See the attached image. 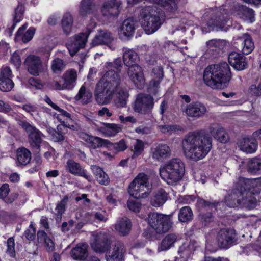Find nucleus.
I'll return each instance as SVG.
<instances>
[{"label": "nucleus", "mask_w": 261, "mask_h": 261, "mask_svg": "<svg viewBox=\"0 0 261 261\" xmlns=\"http://www.w3.org/2000/svg\"><path fill=\"white\" fill-rule=\"evenodd\" d=\"M212 139L208 135L194 132L188 133L182 141V148L186 158L194 161L204 158L212 148Z\"/></svg>", "instance_id": "1"}, {"label": "nucleus", "mask_w": 261, "mask_h": 261, "mask_svg": "<svg viewBox=\"0 0 261 261\" xmlns=\"http://www.w3.org/2000/svg\"><path fill=\"white\" fill-rule=\"evenodd\" d=\"M120 83V77L117 73L106 71L95 86L94 94L97 102L99 105L109 103L119 89Z\"/></svg>", "instance_id": "2"}, {"label": "nucleus", "mask_w": 261, "mask_h": 261, "mask_svg": "<svg viewBox=\"0 0 261 261\" xmlns=\"http://www.w3.org/2000/svg\"><path fill=\"white\" fill-rule=\"evenodd\" d=\"M231 77L230 69L226 62L207 67L203 73L205 84L213 89H223Z\"/></svg>", "instance_id": "3"}, {"label": "nucleus", "mask_w": 261, "mask_h": 261, "mask_svg": "<svg viewBox=\"0 0 261 261\" xmlns=\"http://www.w3.org/2000/svg\"><path fill=\"white\" fill-rule=\"evenodd\" d=\"M256 196L251 189L248 190L245 186L237 184L232 193L225 198V202L230 207H234L237 204H239L247 208L252 209L257 204Z\"/></svg>", "instance_id": "4"}, {"label": "nucleus", "mask_w": 261, "mask_h": 261, "mask_svg": "<svg viewBox=\"0 0 261 261\" xmlns=\"http://www.w3.org/2000/svg\"><path fill=\"white\" fill-rule=\"evenodd\" d=\"M159 172L164 181L172 185L182 178L185 172V164L180 159L173 158L160 167Z\"/></svg>", "instance_id": "5"}, {"label": "nucleus", "mask_w": 261, "mask_h": 261, "mask_svg": "<svg viewBox=\"0 0 261 261\" xmlns=\"http://www.w3.org/2000/svg\"><path fill=\"white\" fill-rule=\"evenodd\" d=\"M139 19L142 28L147 34L154 33L161 25L160 11L154 6L143 7L140 10Z\"/></svg>", "instance_id": "6"}, {"label": "nucleus", "mask_w": 261, "mask_h": 261, "mask_svg": "<svg viewBox=\"0 0 261 261\" xmlns=\"http://www.w3.org/2000/svg\"><path fill=\"white\" fill-rule=\"evenodd\" d=\"M151 186L149 176L144 173H140L129 184L128 193L136 199L144 198L150 193Z\"/></svg>", "instance_id": "7"}, {"label": "nucleus", "mask_w": 261, "mask_h": 261, "mask_svg": "<svg viewBox=\"0 0 261 261\" xmlns=\"http://www.w3.org/2000/svg\"><path fill=\"white\" fill-rule=\"evenodd\" d=\"M149 226L158 234H163L169 231L172 227L173 222L172 215L149 213L147 218Z\"/></svg>", "instance_id": "8"}, {"label": "nucleus", "mask_w": 261, "mask_h": 261, "mask_svg": "<svg viewBox=\"0 0 261 261\" xmlns=\"http://www.w3.org/2000/svg\"><path fill=\"white\" fill-rule=\"evenodd\" d=\"M18 124L28 134V142L31 147L39 152L44 135L36 127L26 121L20 120Z\"/></svg>", "instance_id": "9"}, {"label": "nucleus", "mask_w": 261, "mask_h": 261, "mask_svg": "<svg viewBox=\"0 0 261 261\" xmlns=\"http://www.w3.org/2000/svg\"><path fill=\"white\" fill-rule=\"evenodd\" d=\"M154 104V99L151 95L139 93L136 96L132 107L136 113L146 115L151 113Z\"/></svg>", "instance_id": "10"}, {"label": "nucleus", "mask_w": 261, "mask_h": 261, "mask_svg": "<svg viewBox=\"0 0 261 261\" xmlns=\"http://www.w3.org/2000/svg\"><path fill=\"white\" fill-rule=\"evenodd\" d=\"M218 246L221 248L227 249L236 241L235 231L230 228H224L216 232H212Z\"/></svg>", "instance_id": "11"}, {"label": "nucleus", "mask_w": 261, "mask_h": 261, "mask_svg": "<svg viewBox=\"0 0 261 261\" xmlns=\"http://www.w3.org/2000/svg\"><path fill=\"white\" fill-rule=\"evenodd\" d=\"M111 241L105 233L93 232L90 239L92 249L96 252L102 253L107 251L110 246Z\"/></svg>", "instance_id": "12"}, {"label": "nucleus", "mask_w": 261, "mask_h": 261, "mask_svg": "<svg viewBox=\"0 0 261 261\" xmlns=\"http://www.w3.org/2000/svg\"><path fill=\"white\" fill-rule=\"evenodd\" d=\"M171 148L165 143H157L150 148V155L154 161L162 162L171 156Z\"/></svg>", "instance_id": "13"}, {"label": "nucleus", "mask_w": 261, "mask_h": 261, "mask_svg": "<svg viewBox=\"0 0 261 261\" xmlns=\"http://www.w3.org/2000/svg\"><path fill=\"white\" fill-rule=\"evenodd\" d=\"M24 64L29 72L34 76H38L44 70V67L40 58L36 55L28 56L25 60Z\"/></svg>", "instance_id": "14"}, {"label": "nucleus", "mask_w": 261, "mask_h": 261, "mask_svg": "<svg viewBox=\"0 0 261 261\" xmlns=\"http://www.w3.org/2000/svg\"><path fill=\"white\" fill-rule=\"evenodd\" d=\"M89 33H82L75 36L67 44V48L71 56H74L80 48H83L87 42Z\"/></svg>", "instance_id": "15"}, {"label": "nucleus", "mask_w": 261, "mask_h": 261, "mask_svg": "<svg viewBox=\"0 0 261 261\" xmlns=\"http://www.w3.org/2000/svg\"><path fill=\"white\" fill-rule=\"evenodd\" d=\"M65 167V169L71 174L83 177L89 181H91V176L87 174V171L80 163L73 160H68Z\"/></svg>", "instance_id": "16"}, {"label": "nucleus", "mask_w": 261, "mask_h": 261, "mask_svg": "<svg viewBox=\"0 0 261 261\" xmlns=\"http://www.w3.org/2000/svg\"><path fill=\"white\" fill-rule=\"evenodd\" d=\"M121 4L120 0H110L105 2L101 7V13L108 18L117 16L120 12Z\"/></svg>", "instance_id": "17"}, {"label": "nucleus", "mask_w": 261, "mask_h": 261, "mask_svg": "<svg viewBox=\"0 0 261 261\" xmlns=\"http://www.w3.org/2000/svg\"><path fill=\"white\" fill-rule=\"evenodd\" d=\"M184 112L188 117L199 118L206 113L207 109L203 103L196 101L187 105Z\"/></svg>", "instance_id": "18"}, {"label": "nucleus", "mask_w": 261, "mask_h": 261, "mask_svg": "<svg viewBox=\"0 0 261 261\" xmlns=\"http://www.w3.org/2000/svg\"><path fill=\"white\" fill-rule=\"evenodd\" d=\"M234 44H238V49H241L243 54L248 55L251 53L254 48V43L250 36L247 34H243L241 36L237 37Z\"/></svg>", "instance_id": "19"}, {"label": "nucleus", "mask_w": 261, "mask_h": 261, "mask_svg": "<svg viewBox=\"0 0 261 261\" xmlns=\"http://www.w3.org/2000/svg\"><path fill=\"white\" fill-rule=\"evenodd\" d=\"M228 62L232 67L239 71L244 70L248 66L246 58L237 52H232L229 54Z\"/></svg>", "instance_id": "20"}, {"label": "nucleus", "mask_w": 261, "mask_h": 261, "mask_svg": "<svg viewBox=\"0 0 261 261\" xmlns=\"http://www.w3.org/2000/svg\"><path fill=\"white\" fill-rule=\"evenodd\" d=\"M135 30V22L132 18L125 20L120 26L118 31L120 37L123 40H126L132 36Z\"/></svg>", "instance_id": "21"}, {"label": "nucleus", "mask_w": 261, "mask_h": 261, "mask_svg": "<svg viewBox=\"0 0 261 261\" xmlns=\"http://www.w3.org/2000/svg\"><path fill=\"white\" fill-rule=\"evenodd\" d=\"M209 132L214 138L221 143H226L229 140L228 134L218 124H211L209 127Z\"/></svg>", "instance_id": "22"}, {"label": "nucleus", "mask_w": 261, "mask_h": 261, "mask_svg": "<svg viewBox=\"0 0 261 261\" xmlns=\"http://www.w3.org/2000/svg\"><path fill=\"white\" fill-rule=\"evenodd\" d=\"M124 252L123 244L121 242H116L111 251L106 256L107 261H121Z\"/></svg>", "instance_id": "23"}, {"label": "nucleus", "mask_w": 261, "mask_h": 261, "mask_svg": "<svg viewBox=\"0 0 261 261\" xmlns=\"http://www.w3.org/2000/svg\"><path fill=\"white\" fill-rule=\"evenodd\" d=\"M128 75L136 85H142L145 82V78L141 67L138 65L128 67Z\"/></svg>", "instance_id": "24"}, {"label": "nucleus", "mask_w": 261, "mask_h": 261, "mask_svg": "<svg viewBox=\"0 0 261 261\" xmlns=\"http://www.w3.org/2000/svg\"><path fill=\"white\" fill-rule=\"evenodd\" d=\"M198 247V243L195 240H191L188 243H184L180 246L178 252L181 258L188 260Z\"/></svg>", "instance_id": "25"}, {"label": "nucleus", "mask_w": 261, "mask_h": 261, "mask_svg": "<svg viewBox=\"0 0 261 261\" xmlns=\"http://www.w3.org/2000/svg\"><path fill=\"white\" fill-rule=\"evenodd\" d=\"M64 82V88H67V90H72L75 86L77 79L76 71L73 69H68L66 71L63 75L61 77Z\"/></svg>", "instance_id": "26"}, {"label": "nucleus", "mask_w": 261, "mask_h": 261, "mask_svg": "<svg viewBox=\"0 0 261 261\" xmlns=\"http://www.w3.org/2000/svg\"><path fill=\"white\" fill-rule=\"evenodd\" d=\"M80 137L82 139L86 142L89 147L93 149L99 148L103 144L107 145V142H108V140L102 139L87 134H81Z\"/></svg>", "instance_id": "27"}, {"label": "nucleus", "mask_w": 261, "mask_h": 261, "mask_svg": "<svg viewBox=\"0 0 261 261\" xmlns=\"http://www.w3.org/2000/svg\"><path fill=\"white\" fill-rule=\"evenodd\" d=\"M131 227V222L127 217L118 219L114 226L116 231L121 236L127 235L130 232Z\"/></svg>", "instance_id": "28"}, {"label": "nucleus", "mask_w": 261, "mask_h": 261, "mask_svg": "<svg viewBox=\"0 0 261 261\" xmlns=\"http://www.w3.org/2000/svg\"><path fill=\"white\" fill-rule=\"evenodd\" d=\"M88 246L86 244H78L70 252L71 257L76 260H83L88 256Z\"/></svg>", "instance_id": "29"}, {"label": "nucleus", "mask_w": 261, "mask_h": 261, "mask_svg": "<svg viewBox=\"0 0 261 261\" xmlns=\"http://www.w3.org/2000/svg\"><path fill=\"white\" fill-rule=\"evenodd\" d=\"M178 240L177 236L174 233L166 235L162 240L158 248V251H167L173 247L175 243Z\"/></svg>", "instance_id": "30"}, {"label": "nucleus", "mask_w": 261, "mask_h": 261, "mask_svg": "<svg viewBox=\"0 0 261 261\" xmlns=\"http://www.w3.org/2000/svg\"><path fill=\"white\" fill-rule=\"evenodd\" d=\"M236 9L237 15L241 18L250 22L254 21V12L253 9L243 5L238 6Z\"/></svg>", "instance_id": "31"}, {"label": "nucleus", "mask_w": 261, "mask_h": 261, "mask_svg": "<svg viewBox=\"0 0 261 261\" xmlns=\"http://www.w3.org/2000/svg\"><path fill=\"white\" fill-rule=\"evenodd\" d=\"M168 194L163 189H160L155 191L151 199V204L154 207L162 206L168 199Z\"/></svg>", "instance_id": "32"}, {"label": "nucleus", "mask_w": 261, "mask_h": 261, "mask_svg": "<svg viewBox=\"0 0 261 261\" xmlns=\"http://www.w3.org/2000/svg\"><path fill=\"white\" fill-rule=\"evenodd\" d=\"M237 184L240 186H245L248 190L251 189V191L254 192L257 195L261 191V185L258 183L257 178L249 180L244 178H239Z\"/></svg>", "instance_id": "33"}, {"label": "nucleus", "mask_w": 261, "mask_h": 261, "mask_svg": "<svg viewBox=\"0 0 261 261\" xmlns=\"http://www.w3.org/2000/svg\"><path fill=\"white\" fill-rule=\"evenodd\" d=\"M113 39L110 32L101 31L98 35L95 37L91 43L93 46L101 44L108 45L111 43Z\"/></svg>", "instance_id": "34"}, {"label": "nucleus", "mask_w": 261, "mask_h": 261, "mask_svg": "<svg viewBox=\"0 0 261 261\" xmlns=\"http://www.w3.org/2000/svg\"><path fill=\"white\" fill-rule=\"evenodd\" d=\"M96 9L94 0H82L79 7V13L82 16L92 14Z\"/></svg>", "instance_id": "35"}, {"label": "nucleus", "mask_w": 261, "mask_h": 261, "mask_svg": "<svg viewBox=\"0 0 261 261\" xmlns=\"http://www.w3.org/2000/svg\"><path fill=\"white\" fill-rule=\"evenodd\" d=\"M258 144L256 140L244 138L240 142L241 149L249 153L255 152L257 148Z\"/></svg>", "instance_id": "36"}, {"label": "nucleus", "mask_w": 261, "mask_h": 261, "mask_svg": "<svg viewBox=\"0 0 261 261\" xmlns=\"http://www.w3.org/2000/svg\"><path fill=\"white\" fill-rule=\"evenodd\" d=\"M98 129L103 136L112 137L119 132L120 127L115 124L103 123Z\"/></svg>", "instance_id": "37"}, {"label": "nucleus", "mask_w": 261, "mask_h": 261, "mask_svg": "<svg viewBox=\"0 0 261 261\" xmlns=\"http://www.w3.org/2000/svg\"><path fill=\"white\" fill-rule=\"evenodd\" d=\"M17 163L21 165H26L31 159V153L30 151L24 148L21 147L17 149L16 153Z\"/></svg>", "instance_id": "38"}, {"label": "nucleus", "mask_w": 261, "mask_h": 261, "mask_svg": "<svg viewBox=\"0 0 261 261\" xmlns=\"http://www.w3.org/2000/svg\"><path fill=\"white\" fill-rule=\"evenodd\" d=\"M94 174L96 176L98 182L103 185H108L110 182L108 175L103 171V170L99 166L96 165L91 166Z\"/></svg>", "instance_id": "39"}, {"label": "nucleus", "mask_w": 261, "mask_h": 261, "mask_svg": "<svg viewBox=\"0 0 261 261\" xmlns=\"http://www.w3.org/2000/svg\"><path fill=\"white\" fill-rule=\"evenodd\" d=\"M37 238L39 241L44 243V247L47 252H51L54 251L55 243L44 231L39 230L37 232Z\"/></svg>", "instance_id": "40"}, {"label": "nucleus", "mask_w": 261, "mask_h": 261, "mask_svg": "<svg viewBox=\"0 0 261 261\" xmlns=\"http://www.w3.org/2000/svg\"><path fill=\"white\" fill-rule=\"evenodd\" d=\"M123 62L128 67L138 65L139 57L137 54L132 49H128L123 53Z\"/></svg>", "instance_id": "41"}, {"label": "nucleus", "mask_w": 261, "mask_h": 261, "mask_svg": "<svg viewBox=\"0 0 261 261\" xmlns=\"http://www.w3.org/2000/svg\"><path fill=\"white\" fill-rule=\"evenodd\" d=\"M116 97L114 100L115 105L118 108L125 107L127 102V99L129 97V94L127 90L120 89L116 92Z\"/></svg>", "instance_id": "42"}, {"label": "nucleus", "mask_w": 261, "mask_h": 261, "mask_svg": "<svg viewBox=\"0 0 261 261\" xmlns=\"http://www.w3.org/2000/svg\"><path fill=\"white\" fill-rule=\"evenodd\" d=\"M27 27L28 25L27 24L23 25L19 29L16 34V37L17 38L20 36H22L21 40L24 43H27L30 41L32 39L35 32V29L33 27H31L30 28L23 34V32L27 29Z\"/></svg>", "instance_id": "43"}, {"label": "nucleus", "mask_w": 261, "mask_h": 261, "mask_svg": "<svg viewBox=\"0 0 261 261\" xmlns=\"http://www.w3.org/2000/svg\"><path fill=\"white\" fill-rule=\"evenodd\" d=\"M68 200V197L65 196L62 199L56 204L55 211L53 212L55 219L57 221H61L62 215L65 211V206Z\"/></svg>", "instance_id": "44"}, {"label": "nucleus", "mask_w": 261, "mask_h": 261, "mask_svg": "<svg viewBox=\"0 0 261 261\" xmlns=\"http://www.w3.org/2000/svg\"><path fill=\"white\" fill-rule=\"evenodd\" d=\"M247 169L251 174L261 173V159L254 158L249 159L247 164Z\"/></svg>", "instance_id": "45"}, {"label": "nucleus", "mask_w": 261, "mask_h": 261, "mask_svg": "<svg viewBox=\"0 0 261 261\" xmlns=\"http://www.w3.org/2000/svg\"><path fill=\"white\" fill-rule=\"evenodd\" d=\"M73 21V17L70 13H66L64 14L61 21V26L64 33L66 35H69L71 32Z\"/></svg>", "instance_id": "46"}, {"label": "nucleus", "mask_w": 261, "mask_h": 261, "mask_svg": "<svg viewBox=\"0 0 261 261\" xmlns=\"http://www.w3.org/2000/svg\"><path fill=\"white\" fill-rule=\"evenodd\" d=\"M92 96V94L90 91L87 90L83 85L81 87L78 94L75 96V98L76 100H81L83 103L86 104L91 100Z\"/></svg>", "instance_id": "47"}, {"label": "nucleus", "mask_w": 261, "mask_h": 261, "mask_svg": "<svg viewBox=\"0 0 261 261\" xmlns=\"http://www.w3.org/2000/svg\"><path fill=\"white\" fill-rule=\"evenodd\" d=\"M193 213L189 206L182 207L178 214L179 220L182 222H186L192 220Z\"/></svg>", "instance_id": "48"}, {"label": "nucleus", "mask_w": 261, "mask_h": 261, "mask_svg": "<svg viewBox=\"0 0 261 261\" xmlns=\"http://www.w3.org/2000/svg\"><path fill=\"white\" fill-rule=\"evenodd\" d=\"M208 47L213 50L223 49L226 45V42L224 40L212 39L206 42Z\"/></svg>", "instance_id": "49"}, {"label": "nucleus", "mask_w": 261, "mask_h": 261, "mask_svg": "<svg viewBox=\"0 0 261 261\" xmlns=\"http://www.w3.org/2000/svg\"><path fill=\"white\" fill-rule=\"evenodd\" d=\"M226 24L225 20L220 21V19L211 20L208 23V30L204 31V28L203 27L202 30L203 32L205 33L210 32L211 30H216L218 31L219 29H222L224 28Z\"/></svg>", "instance_id": "50"}, {"label": "nucleus", "mask_w": 261, "mask_h": 261, "mask_svg": "<svg viewBox=\"0 0 261 261\" xmlns=\"http://www.w3.org/2000/svg\"><path fill=\"white\" fill-rule=\"evenodd\" d=\"M105 66L108 70L107 71H114L119 75L118 72L121 71L122 64L121 59L118 58L115 59L113 62L106 63Z\"/></svg>", "instance_id": "51"}, {"label": "nucleus", "mask_w": 261, "mask_h": 261, "mask_svg": "<svg viewBox=\"0 0 261 261\" xmlns=\"http://www.w3.org/2000/svg\"><path fill=\"white\" fill-rule=\"evenodd\" d=\"M24 11V7L23 5L22 4H19L15 10L13 24L10 28L11 31H13L15 29L16 23L22 20Z\"/></svg>", "instance_id": "52"}, {"label": "nucleus", "mask_w": 261, "mask_h": 261, "mask_svg": "<svg viewBox=\"0 0 261 261\" xmlns=\"http://www.w3.org/2000/svg\"><path fill=\"white\" fill-rule=\"evenodd\" d=\"M64 61L60 58L55 59L51 63V69L56 74L61 72L65 68Z\"/></svg>", "instance_id": "53"}, {"label": "nucleus", "mask_w": 261, "mask_h": 261, "mask_svg": "<svg viewBox=\"0 0 261 261\" xmlns=\"http://www.w3.org/2000/svg\"><path fill=\"white\" fill-rule=\"evenodd\" d=\"M218 202L216 201H207L203 199H198L197 206L200 208H205L206 210L215 208Z\"/></svg>", "instance_id": "54"}, {"label": "nucleus", "mask_w": 261, "mask_h": 261, "mask_svg": "<svg viewBox=\"0 0 261 261\" xmlns=\"http://www.w3.org/2000/svg\"><path fill=\"white\" fill-rule=\"evenodd\" d=\"M107 146L116 152L123 151L127 148V145L125 141L123 139L121 140L119 142L115 144H113L108 141Z\"/></svg>", "instance_id": "55"}, {"label": "nucleus", "mask_w": 261, "mask_h": 261, "mask_svg": "<svg viewBox=\"0 0 261 261\" xmlns=\"http://www.w3.org/2000/svg\"><path fill=\"white\" fill-rule=\"evenodd\" d=\"M160 130L163 133L169 135L175 133L178 130H181V127L176 125H163L159 126Z\"/></svg>", "instance_id": "56"}, {"label": "nucleus", "mask_w": 261, "mask_h": 261, "mask_svg": "<svg viewBox=\"0 0 261 261\" xmlns=\"http://www.w3.org/2000/svg\"><path fill=\"white\" fill-rule=\"evenodd\" d=\"M14 83L11 79L0 78V89L4 92H9L14 87Z\"/></svg>", "instance_id": "57"}, {"label": "nucleus", "mask_w": 261, "mask_h": 261, "mask_svg": "<svg viewBox=\"0 0 261 261\" xmlns=\"http://www.w3.org/2000/svg\"><path fill=\"white\" fill-rule=\"evenodd\" d=\"M133 158H135L140 155L144 148V144L143 142L140 140H137L133 145Z\"/></svg>", "instance_id": "58"}, {"label": "nucleus", "mask_w": 261, "mask_h": 261, "mask_svg": "<svg viewBox=\"0 0 261 261\" xmlns=\"http://www.w3.org/2000/svg\"><path fill=\"white\" fill-rule=\"evenodd\" d=\"M161 80H157L153 78L151 81H150L148 87V91L153 94H157L160 90V84Z\"/></svg>", "instance_id": "59"}, {"label": "nucleus", "mask_w": 261, "mask_h": 261, "mask_svg": "<svg viewBox=\"0 0 261 261\" xmlns=\"http://www.w3.org/2000/svg\"><path fill=\"white\" fill-rule=\"evenodd\" d=\"M7 249L6 253L11 257H14L15 256V242L13 237L9 238L7 241Z\"/></svg>", "instance_id": "60"}, {"label": "nucleus", "mask_w": 261, "mask_h": 261, "mask_svg": "<svg viewBox=\"0 0 261 261\" xmlns=\"http://www.w3.org/2000/svg\"><path fill=\"white\" fill-rule=\"evenodd\" d=\"M199 218L200 222L204 226L207 225L214 220V217L211 213L201 214Z\"/></svg>", "instance_id": "61"}, {"label": "nucleus", "mask_w": 261, "mask_h": 261, "mask_svg": "<svg viewBox=\"0 0 261 261\" xmlns=\"http://www.w3.org/2000/svg\"><path fill=\"white\" fill-rule=\"evenodd\" d=\"M24 236L29 241H33L35 239L36 229L32 224L30 225L28 228L24 231Z\"/></svg>", "instance_id": "62"}, {"label": "nucleus", "mask_w": 261, "mask_h": 261, "mask_svg": "<svg viewBox=\"0 0 261 261\" xmlns=\"http://www.w3.org/2000/svg\"><path fill=\"white\" fill-rule=\"evenodd\" d=\"M127 204L128 208L135 213L139 212L141 207V203L136 200L129 199L127 201Z\"/></svg>", "instance_id": "63"}, {"label": "nucleus", "mask_w": 261, "mask_h": 261, "mask_svg": "<svg viewBox=\"0 0 261 261\" xmlns=\"http://www.w3.org/2000/svg\"><path fill=\"white\" fill-rule=\"evenodd\" d=\"M248 92L252 96H261V82L257 86L255 84L251 85L249 88Z\"/></svg>", "instance_id": "64"}]
</instances>
